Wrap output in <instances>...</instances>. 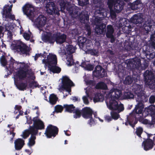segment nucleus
<instances>
[{
    "instance_id": "obj_63",
    "label": "nucleus",
    "mask_w": 155,
    "mask_h": 155,
    "mask_svg": "<svg viewBox=\"0 0 155 155\" xmlns=\"http://www.w3.org/2000/svg\"><path fill=\"white\" fill-rule=\"evenodd\" d=\"M149 101L150 103L153 104L154 103L155 101V97L154 96H151L149 99Z\"/></svg>"
},
{
    "instance_id": "obj_52",
    "label": "nucleus",
    "mask_w": 155,
    "mask_h": 155,
    "mask_svg": "<svg viewBox=\"0 0 155 155\" xmlns=\"http://www.w3.org/2000/svg\"><path fill=\"white\" fill-rule=\"evenodd\" d=\"M10 28V27L9 26H6L5 31H8L7 35L8 37L9 38H12V32L11 31V29Z\"/></svg>"
},
{
    "instance_id": "obj_37",
    "label": "nucleus",
    "mask_w": 155,
    "mask_h": 155,
    "mask_svg": "<svg viewBox=\"0 0 155 155\" xmlns=\"http://www.w3.org/2000/svg\"><path fill=\"white\" fill-rule=\"evenodd\" d=\"M114 30L113 26L111 25H108L107 26V31L106 33L107 37H110L113 36Z\"/></svg>"
},
{
    "instance_id": "obj_31",
    "label": "nucleus",
    "mask_w": 155,
    "mask_h": 155,
    "mask_svg": "<svg viewBox=\"0 0 155 155\" xmlns=\"http://www.w3.org/2000/svg\"><path fill=\"white\" fill-rule=\"evenodd\" d=\"M118 2L117 1L114 6V11L117 13L120 12L124 7V3L121 2Z\"/></svg>"
},
{
    "instance_id": "obj_59",
    "label": "nucleus",
    "mask_w": 155,
    "mask_h": 155,
    "mask_svg": "<svg viewBox=\"0 0 155 155\" xmlns=\"http://www.w3.org/2000/svg\"><path fill=\"white\" fill-rule=\"evenodd\" d=\"M87 84L91 86H94L95 85V82L94 81L90 80L87 81Z\"/></svg>"
},
{
    "instance_id": "obj_10",
    "label": "nucleus",
    "mask_w": 155,
    "mask_h": 155,
    "mask_svg": "<svg viewBox=\"0 0 155 155\" xmlns=\"http://www.w3.org/2000/svg\"><path fill=\"white\" fill-rule=\"evenodd\" d=\"M115 99L110 97L109 103L107 104L108 109L111 110H117L119 112L123 111L124 110V105L120 102L119 104Z\"/></svg>"
},
{
    "instance_id": "obj_26",
    "label": "nucleus",
    "mask_w": 155,
    "mask_h": 155,
    "mask_svg": "<svg viewBox=\"0 0 155 155\" xmlns=\"http://www.w3.org/2000/svg\"><path fill=\"white\" fill-rule=\"evenodd\" d=\"M78 10L77 7L71 6V4L68 8H67V11H68L70 15L76 17L78 16L79 15Z\"/></svg>"
},
{
    "instance_id": "obj_46",
    "label": "nucleus",
    "mask_w": 155,
    "mask_h": 155,
    "mask_svg": "<svg viewBox=\"0 0 155 155\" xmlns=\"http://www.w3.org/2000/svg\"><path fill=\"white\" fill-rule=\"evenodd\" d=\"M124 99H128L134 98L133 94L130 91L125 92L123 95Z\"/></svg>"
},
{
    "instance_id": "obj_61",
    "label": "nucleus",
    "mask_w": 155,
    "mask_h": 155,
    "mask_svg": "<svg viewBox=\"0 0 155 155\" xmlns=\"http://www.w3.org/2000/svg\"><path fill=\"white\" fill-rule=\"evenodd\" d=\"M30 35L27 33H24L23 34V37L26 40H29L30 38Z\"/></svg>"
},
{
    "instance_id": "obj_27",
    "label": "nucleus",
    "mask_w": 155,
    "mask_h": 155,
    "mask_svg": "<svg viewBox=\"0 0 155 155\" xmlns=\"http://www.w3.org/2000/svg\"><path fill=\"white\" fill-rule=\"evenodd\" d=\"M46 20V18L44 15H39L37 18L36 20V22L38 26L42 27L45 25Z\"/></svg>"
},
{
    "instance_id": "obj_2",
    "label": "nucleus",
    "mask_w": 155,
    "mask_h": 155,
    "mask_svg": "<svg viewBox=\"0 0 155 155\" xmlns=\"http://www.w3.org/2000/svg\"><path fill=\"white\" fill-rule=\"evenodd\" d=\"M61 9L56 6L55 3L53 2H48L46 5V12L48 15H57L59 16L60 15L59 12L60 10L62 11L66 9L67 10L71 5L69 2H67L64 0H61L59 2Z\"/></svg>"
},
{
    "instance_id": "obj_32",
    "label": "nucleus",
    "mask_w": 155,
    "mask_h": 155,
    "mask_svg": "<svg viewBox=\"0 0 155 155\" xmlns=\"http://www.w3.org/2000/svg\"><path fill=\"white\" fill-rule=\"evenodd\" d=\"M152 23L149 21H146L143 25V27L144 28V30L146 31V32L144 34L147 35L151 31L152 27Z\"/></svg>"
},
{
    "instance_id": "obj_48",
    "label": "nucleus",
    "mask_w": 155,
    "mask_h": 155,
    "mask_svg": "<svg viewBox=\"0 0 155 155\" xmlns=\"http://www.w3.org/2000/svg\"><path fill=\"white\" fill-rule=\"evenodd\" d=\"M148 112L152 115L155 114V105H151L148 107Z\"/></svg>"
},
{
    "instance_id": "obj_53",
    "label": "nucleus",
    "mask_w": 155,
    "mask_h": 155,
    "mask_svg": "<svg viewBox=\"0 0 155 155\" xmlns=\"http://www.w3.org/2000/svg\"><path fill=\"white\" fill-rule=\"evenodd\" d=\"M118 0H108L107 5L109 8H112L114 5L116 3Z\"/></svg>"
},
{
    "instance_id": "obj_38",
    "label": "nucleus",
    "mask_w": 155,
    "mask_h": 155,
    "mask_svg": "<svg viewBox=\"0 0 155 155\" xmlns=\"http://www.w3.org/2000/svg\"><path fill=\"white\" fill-rule=\"evenodd\" d=\"M37 134H33L31 135V136L29 139L28 142V145L29 147L33 146L35 144V140L36 139V135Z\"/></svg>"
},
{
    "instance_id": "obj_15",
    "label": "nucleus",
    "mask_w": 155,
    "mask_h": 155,
    "mask_svg": "<svg viewBox=\"0 0 155 155\" xmlns=\"http://www.w3.org/2000/svg\"><path fill=\"white\" fill-rule=\"evenodd\" d=\"M93 76L98 78H101L107 76L105 70L100 65H97L93 72Z\"/></svg>"
},
{
    "instance_id": "obj_19",
    "label": "nucleus",
    "mask_w": 155,
    "mask_h": 155,
    "mask_svg": "<svg viewBox=\"0 0 155 155\" xmlns=\"http://www.w3.org/2000/svg\"><path fill=\"white\" fill-rule=\"evenodd\" d=\"M45 64L48 65V67L51 65H56L57 60L56 56L55 54H49L47 57L45 61Z\"/></svg>"
},
{
    "instance_id": "obj_21",
    "label": "nucleus",
    "mask_w": 155,
    "mask_h": 155,
    "mask_svg": "<svg viewBox=\"0 0 155 155\" xmlns=\"http://www.w3.org/2000/svg\"><path fill=\"white\" fill-rule=\"evenodd\" d=\"M154 142L151 139H147L142 143V146H143L144 150L147 151L152 149L154 146Z\"/></svg>"
},
{
    "instance_id": "obj_58",
    "label": "nucleus",
    "mask_w": 155,
    "mask_h": 155,
    "mask_svg": "<svg viewBox=\"0 0 155 155\" xmlns=\"http://www.w3.org/2000/svg\"><path fill=\"white\" fill-rule=\"evenodd\" d=\"M6 48V45L3 43H2V45L0 46V52L4 53V52Z\"/></svg>"
},
{
    "instance_id": "obj_64",
    "label": "nucleus",
    "mask_w": 155,
    "mask_h": 155,
    "mask_svg": "<svg viewBox=\"0 0 155 155\" xmlns=\"http://www.w3.org/2000/svg\"><path fill=\"white\" fill-rule=\"evenodd\" d=\"M131 8L133 10H135L138 9V7L133 2L131 4Z\"/></svg>"
},
{
    "instance_id": "obj_62",
    "label": "nucleus",
    "mask_w": 155,
    "mask_h": 155,
    "mask_svg": "<svg viewBox=\"0 0 155 155\" xmlns=\"http://www.w3.org/2000/svg\"><path fill=\"white\" fill-rule=\"evenodd\" d=\"M104 118L105 120L108 122H110L112 120L111 117L109 115H106L105 116Z\"/></svg>"
},
{
    "instance_id": "obj_8",
    "label": "nucleus",
    "mask_w": 155,
    "mask_h": 155,
    "mask_svg": "<svg viewBox=\"0 0 155 155\" xmlns=\"http://www.w3.org/2000/svg\"><path fill=\"white\" fill-rule=\"evenodd\" d=\"M133 89L137 96V101H147L148 100L147 95L145 94V91L142 90L141 86L135 84L133 85Z\"/></svg>"
},
{
    "instance_id": "obj_6",
    "label": "nucleus",
    "mask_w": 155,
    "mask_h": 155,
    "mask_svg": "<svg viewBox=\"0 0 155 155\" xmlns=\"http://www.w3.org/2000/svg\"><path fill=\"white\" fill-rule=\"evenodd\" d=\"M12 49L16 50L20 54L29 55L30 48L20 41H17L12 45Z\"/></svg>"
},
{
    "instance_id": "obj_33",
    "label": "nucleus",
    "mask_w": 155,
    "mask_h": 155,
    "mask_svg": "<svg viewBox=\"0 0 155 155\" xmlns=\"http://www.w3.org/2000/svg\"><path fill=\"white\" fill-rule=\"evenodd\" d=\"M129 74H130V72L129 71L126 70V69L124 68H123L122 69L118 70V75L120 78H123L126 75H128Z\"/></svg>"
},
{
    "instance_id": "obj_16",
    "label": "nucleus",
    "mask_w": 155,
    "mask_h": 155,
    "mask_svg": "<svg viewBox=\"0 0 155 155\" xmlns=\"http://www.w3.org/2000/svg\"><path fill=\"white\" fill-rule=\"evenodd\" d=\"M111 84L113 87L112 88L110 91V93L111 94L110 97H112L113 99H118L122 95V91L119 89V88H118L119 87L117 86V84L114 86V84L112 83Z\"/></svg>"
},
{
    "instance_id": "obj_3",
    "label": "nucleus",
    "mask_w": 155,
    "mask_h": 155,
    "mask_svg": "<svg viewBox=\"0 0 155 155\" xmlns=\"http://www.w3.org/2000/svg\"><path fill=\"white\" fill-rule=\"evenodd\" d=\"M19 64H23V66L19 68L18 70L17 71L16 77L19 80H23L25 79L27 77L28 75L30 77L32 78V79L34 80L35 79V77L34 76V73L32 71L31 69H29V66L26 64L24 62H18Z\"/></svg>"
},
{
    "instance_id": "obj_55",
    "label": "nucleus",
    "mask_w": 155,
    "mask_h": 155,
    "mask_svg": "<svg viewBox=\"0 0 155 155\" xmlns=\"http://www.w3.org/2000/svg\"><path fill=\"white\" fill-rule=\"evenodd\" d=\"M85 28L87 33V35L88 36H90L91 34V30L90 26L88 24H86L85 26Z\"/></svg>"
},
{
    "instance_id": "obj_12",
    "label": "nucleus",
    "mask_w": 155,
    "mask_h": 155,
    "mask_svg": "<svg viewBox=\"0 0 155 155\" xmlns=\"http://www.w3.org/2000/svg\"><path fill=\"white\" fill-rule=\"evenodd\" d=\"M61 82V89L66 90L69 93L71 92V87L75 86L73 81L66 76L62 77Z\"/></svg>"
},
{
    "instance_id": "obj_36",
    "label": "nucleus",
    "mask_w": 155,
    "mask_h": 155,
    "mask_svg": "<svg viewBox=\"0 0 155 155\" xmlns=\"http://www.w3.org/2000/svg\"><path fill=\"white\" fill-rule=\"evenodd\" d=\"M64 107L65 109V112L71 113H73L75 108V107L74 106L73 104L70 105H68L67 104H64Z\"/></svg>"
},
{
    "instance_id": "obj_4",
    "label": "nucleus",
    "mask_w": 155,
    "mask_h": 155,
    "mask_svg": "<svg viewBox=\"0 0 155 155\" xmlns=\"http://www.w3.org/2000/svg\"><path fill=\"white\" fill-rule=\"evenodd\" d=\"M94 2L97 5L96 6L99 7V9H97L94 13L95 18L94 23L95 25H99L101 21L104 18L105 9L103 8V4L101 0H94Z\"/></svg>"
},
{
    "instance_id": "obj_29",
    "label": "nucleus",
    "mask_w": 155,
    "mask_h": 155,
    "mask_svg": "<svg viewBox=\"0 0 155 155\" xmlns=\"http://www.w3.org/2000/svg\"><path fill=\"white\" fill-rule=\"evenodd\" d=\"M130 21L131 22L134 24L138 25H140L143 22V18L139 16L137 14L134 15L130 18Z\"/></svg>"
},
{
    "instance_id": "obj_45",
    "label": "nucleus",
    "mask_w": 155,
    "mask_h": 155,
    "mask_svg": "<svg viewBox=\"0 0 155 155\" xmlns=\"http://www.w3.org/2000/svg\"><path fill=\"white\" fill-rule=\"evenodd\" d=\"M73 113L74 114V117L76 119L80 118L81 115H82V110H81L78 108H75Z\"/></svg>"
},
{
    "instance_id": "obj_7",
    "label": "nucleus",
    "mask_w": 155,
    "mask_h": 155,
    "mask_svg": "<svg viewBox=\"0 0 155 155\" xmlns=\"http://www.w3.org/2000/svg\"><path fill=\"white\" fill-rule=\"evenodd\" d=\"M143 75L146 84L150 89H155V77L154 73L150 71L147 70Z\"/></svg>"
},
{
    "instance_id": "obj_22",
    "label": "nucleus",
    "mask_w": 155,
    "mask_h": 155,
    "mask_svg": "<svg viewBox=\"0 0 155 155\" xmlns=\"http://www.w3.org/2000/svg\"><path fill=\"white\" fill-rule=\"evenodd\" d=\"M139 103L138 104L136 105L135 108L133 111V113L135 114H142V112L144 108V105L143 103H144L145 101H138Z\"/></svg>"
},
{
    "instance_id": "obj_20",
    "label": "nucleus",
    "mask_w": 155,
    "mask_h": 155,
    "mask_svg": "<svg viewBox=\"0 0 155 155\" xmlns=\"http://www.w3.org/2000/svg\"><path fill=\"white\" fill-rule=\"evenodd\" d=\"M78 16L82 23L86 24L89 21V15L88 12L85 10L82 11L81 13L79 12Z\"/></svg>"
},
{
    "instance_id": "obj_43",
    "label": "nucleus",
    "mask_w": 155,
    "mask_h": 155,
    "mask_svg": "<svg viewBox=\"0 0 155 155\" xmlns=\"http://www.w3.org/2000/svg\"><path fill=\"white\" fill-rule=\"evenodd\" d=\"M104 100L103 95L99 93H96L93 99L94 101L96 102L99 101H102Z\"/></svg>"
},
{
    "instance_id": "obj_60",
    "label": "nucleus",
    "mask_w": 155,
    "mask_h": 155,
    "mask_svg": "<svg viewBox=\"0 0 155 155\" xmlns=\"http://www.w3.org/2000/svg\"><path fill=\"white\" fill-rule=\"evenodd\" d=\"M94 67L93 65L89 64L86 66V69L88 71H91L93 70Z\"/></svg>"
},
{
    "instance_id": "obj_28",
    "label": "nucleus",
    "mask_w": 155,
    "mask_h": 155,
    "mask_svg": "<svg viewBox=\"0 0 155 155\" xmlns=\"http://www.w3.org/2000/svg\"><path fill=\"white\" fill-rule=\"evenodd\" d=\"M15 149L17 150H21L25 145V141L21 138H18L14 142Z\"/></svg>"
},
{
    "instance_id": "obj_49",
    "label": "nucleus",
    "mask_w": 155,
    "mask_h": 155,
    "mask_svg": "<svg viewBox=\"0 0 155 155\" xmlns=\"http://www.w3.org/2000/svg\"><path fill=\"white\" fill-rule=\"evenodd\" d=\"M64 108V105L63 106L61 105H57L55 107V111L57 113H61Z\"/></svg>"
},
{
    "instance_id": "obj_47",
    "label": "nucleus",
    "mask_w": 155,
    "mask_h": 155,
    "mask_svg": "<svg viewBox=\"0 0 155 155\" xmlns=\"http://www.w3.org/2000/svg\"><path fill=\"white\" fill-rule=\"evenodd\" d=\"M29 86L30 88L34 89L37 87H39L38 83L35 81H32L29 84Z\"/></svg>"
},
{
    "instance_id": "obj_24",
    "label": "nucleus",
    "mask_w": 155,
    "mask_h": 155,
    "mask_svg": "<svg viewBox=\"0 0 155 155\" xmlns=\"http://www.w3.org/2000/svg\"><path fill=\"white\" fill-rule=\"evenodd\" d=\"M106 25L103 23L96 25L95 29L96 32L98 35L104 34L106 31Z\"/></svg>"
},
{
    "instance_id": "obj_51",
    "label": "nucleus",
    "mask_w": 155,
    "mask_h": 155,
    "mask_svg": "<svg viewBox=\"0 0 155 155\" xmlns=\"http://www.w3.org/2000/svg\"><path fill=\"white\" fill-rule=\"evenodd\" d=\"M132 26L131 25H129L128 26H125L124 30V33L129 34L131 31Z\"/></svg>"
},
{
    "instance_id": "obj_40",
    "label": "nucleus",
    "mask_w": 155,
    "mask_h": 155,
    "mask_svg": "<svg viewBox=\"0 0 155 155\" xmlns=\"http://www.w3.org/2000/svg\"><path fill=\"white\" fill-rule=\"evenodd\" d=\"M95 87L97 89H101L102 90H107V87L106 84L103 81H100L97 83Z\"/></svg>"
},
{
    "instance_id": "obj_25",
    "label": "nucleus",
    "mask_w": 155,
    "mask_h": 155,
    "mask_svg": "<svg viewBox=\"0 0 155 155\" xmlns=\"http://www.w3.org/2000/svg\"><path fill=\"white\" fill-rule=\"evenodd\" d=\"M78 45L80 48H82L84 47H86L88 45H87V42L89 41L87 38L83 36H80L78 38Z\"/></svg>"
},
{
    "instance_id": "obj_56",
    "label": "nucleus",
    "mask_w": 155,
    "mask_h": 155,
    "mask_svg": "<svg viewBox=\"0 0 155 155\" xmlns=\"http://www.w3.org/2000/svg\"><path fill=\"white\" fill-rule=\"evenodd\" d=\"M143 131V129L142 127H139L137 129L135 133L139 137H141V135Z\"/></svg>"
},
{
    "instance_id": "obj_11",
    "label": "nucleus",
    "mask_w": 155,
    "mask_h": 155,
    "mask_svg": "<svg viewBox=\"0 0 155 155\" xmlns=\"http://www.w3.org/2000/svg\"><path fill=\"white\" fill-rule=\"evenodd\" d=\"M22 10L24 14L26 15L30 20L33 21L35 16L36 12L33 5L27 4L22 7Z\"/></svg>"
},
{
    "instance_id": "obj_14",
    "label": "nucleus",
    "mask_w": 155,
    "mask_h": 155,
    "mask_svg": "<svg viewBox=\"0 0 155 155\" xmlns=\"http://www.w3.org/2000/svg\"><path fill=\"white\" fill-rule=\"evenodd\" d=\"M58 128L55 126L51 124L48 126L45 133V134L48 138H51L52 137H55L58 134Z\"/></svg>"
},
{
    "instance_id": "obj_9",
    "label": "nucleus",
    "mask_w": 155,
    "mask_h": 155,
    "mask_svg": "<svg viewBox=\"0 0 155 155\" xmlns=\"http://www.w3.org/2000/svg\"><path fill=\"white\" fill-rule=\"evenodd\" d=\"M33 124L30 126L31 128V131L35 134H38L39 130L44 129L45 125L44 122L39 119L38 116L33 118Z\"/></svg>"
},
{
    "instance_id": "obj_5",
    "label": "nucleus",
    "mask_w": 155,
    "mask_h": 155,
    "mask_svg": "<svg viewBox=\"0 0 155 155\" xmlns=\"http://www.w3.org/2000/svg\"><path fill=\"white\" fill-rule=\"evenodd\" d=\"M0 62L3 66H6V71H9L10 74H11L15 70L18 68V67H16V66L19 64L12 57H11L9 61L8 62L6 57L2 55L0 58Z\"/></svg>"
},
{
    "instance_id": "obj_30",
    "label": "nucleus",
    "mask_w": 155,
    "mask_h": 155,
    "mask_svg": "<svg viewBox=\"0 0 155 155\" xmlns=\"http://www.w3.org/2000/svg\"><path fill=\"white\" fill-rule=\"evenodd\" d=\"M135 116V114L131 115L127 117V120L128 122V124L133 128L138 122L137 119Z\"/></svg>"
},
{
    "instance_id": "obj_34",
    "label": "nucleus",
    "mask_w": 155,
    "mask_h": 155,
    "mask_svg": "<svg viewBox=\"0 0 155 155\" xmlns=\"http://www.w3.org/2000/svg\"><path fill=\"white\" fill-rule=\"evenodd\" d=\"M31 128L29 126V129H28L26 130L23 132L22 134L21 135V136L24 139H26L30 135V134H35V133L31 131Z\"/></svg>"
},
{
    "instance_id": "obj_23",
    "label": "nucleus",
    "mask_w": 155,
    "mask_h": 155,
    "mask_svg": "<svg viewBox=\"0 0 155 155\" xmlns=\"http://www.w3.org/2000/svg\"><path fill=\"white\" fill-rule=\"evenodd\" d=\"M42 40L45 42L54 43V34L52 36L51 33L47 32L46 34H44L43 35Z\"/></svg>"
},
{
    "instance_id": "obj_57",
    "label": "nucleus",
    "mask_w": 155,
    "mask_h": 155,
    "mask_svg": "<svg viewBox=\"0 0 155 155\" xmlns=\"http://www.w3.org/2000/svg\"><path fill=\"white\" fill-rule=\"evenodd\" d=\"M90 54L93 55H96L98 54V51L97 49H91L90 50Z\"/></svg>"
},
{
    "instance_id": "obj_35",
    "label": "nucleus",
    "mask_w": 155,
    "mask_h": 155,
    "mask_svg": "<svg viewBox=\"0 0 155 155\" xmlns=\"http://www.w3.org/2000/svg\"><path fill=\"white\" fill-rule=\"evenodd\" d=\"M56 65H53L48 67V68L50 71L53 73H59L61 71V69L59 67L57 66Z\"/></svg>"
},
{
    "instance_id": "obj_42",
    "label": "nucleus",
    "mask_w": 155,
    "mask_h": 155,
    "mask_svg": "<svg viewBox=\"0 0 155 155\" xmlns=\"http://www.w3.org/2000/svg\"><path fill=\"white\" fill-rule=\"evenodd\" d=\"M58 98L56 95L52 94H51L49 97V102L52 104H56Z\"/></svg>"
},
{
    "instance_id": "obj_1",
    "label": "nucleus",
    "mask_w": 155,
    "mask_h": 155,
    "mask_svg": "<svg viewBox=\"0 0 155 155\" xmlns=\"http://www.w3.org/2000/svg\"><path fill=\"white\" fill-rule=\"evenodd\" d=\"M126 63L127 67L132 71V77L128 74L124 82V84H130L134 81L136 82L140 78V76L137 72H139L142 68L141 60L137 58H131L127 60Z\"/></svg>"
},
{
    "instance_id": "obj_39",
    "label": "nucleus",
    "mask_w": 155,
    "mask_h": 155,
    "mask_svg": "<svg viewBox=\"0 0 155 155\" xmlns=\"http://www.w3.org/2000/svg\"><path fill=\"white\" fill-rule=\"evenodd\" d=\"M16 85L17 88L19 90L24 91L26 89L27 84L26 83L20 82L17 83Z\"/></svg>"
},
{
    "instance_id": "obj_18",
    "label": "nucleus",
    "mask_w": 155,
    "mask_h": 155,
    "mask_svg": "<svg viewBox=\"0 0 155 155\" xmlns=\"http://www.w3.org/2000/svg\"><path fill=\"white\" fill-rule=\"evenodd\" d=\"M9 5H5L3 9L2 15L3 17L6 18H9L12 20H15V15L11 14V8H7Z\"/></svg>"
},
{
    "instance_id": "obj_44",
    "label": "nucleus",
    "mask_w": 155,
    "mask_h": 155,
    "mask_svg": "<svg viewBox=\"0 0 155 155\" xmlns=\"http://www.w3.org/2000/svg\"><path fill=\"white\" fill-rule=\"evenodd\" d=\"M147 51L145 52V53L146 57L147 59L150 60L155 58V52L154 51H152L151 52H147Z\"/></svg>"
},
{
    "instance_id": "obj_54",
    "label": "nucleus",
    "mask_w": 155,
    "mask_h": 155,
    "mask_svg": "<svg viewBox=\"0 0 155 155\" xmlns=\"http://www.w3.org/2000/svg\"><path fill=\"white\" fill-rule=\"evenodd\" d=\"M110 115L112 119L115 120H117L119 117V114L113 111L110 112Z\"/></svg>"
},
{
    "instance_id": "obj_13",
    "label": "nucleus",
    "mask_w": 155,
    "mask_h": 155,
    "mask_svg": "<svg viewBox=\"0 0 155 155\" xmlns=\"http://www.w3.org/2000/svg\"><path fill=\"white\" fill-rule=\"evenodd\" d=\"M93 111L89 107H85L82 108V116L84 118L89 119L88 123L91 126L93 124L94 122L92 117Z\"/></svg>"
},
{
    "instance_id": "obj_17",
    "label": "nucleus",
    "mask_w": 155,
    "mask_h": 155,
    "mask_svg": "<svg viewBox=\"0 0 155 155\" xmlns=\"http://www.w3.org/2000/svg\"><path fill=\"white\" fill-rule=\"evenodd\" d=\"M54 42L57 44L61 45L66 41L67 36L64 33H57L54 34Z\"/></svg>"
},
{
    "instance_id": "obj_50",
    "label": "nucleus",
    "mask_w": 155,
    "mask_h": 155,
    "mask_svg": "<svg viewBox=\"0 0 155 155\" xmlns=\"http://www.w3.org/2000/svg\"><path fill=\"white\" fill-rule=\"evenodd\" d=\"M89 0H78V5L81 6H83L89 4Z\"/></svg>"
},
{
    "instance_id": "obj_41",
    "label": "nucleus",
    "mask_w": 155,
    "mask_h": 155,
    "mask_svg": "<svg viewBox=\"0 0 155 155\" xmlns=\"http://www.w3.org/2000/svg\"><path fill=\"white\" fill-rule=\"evenodd\" d=\"M66 53L71 55L75 51V48L72 45H67L66 46Z\"/></svg>"
}]
</instances>
